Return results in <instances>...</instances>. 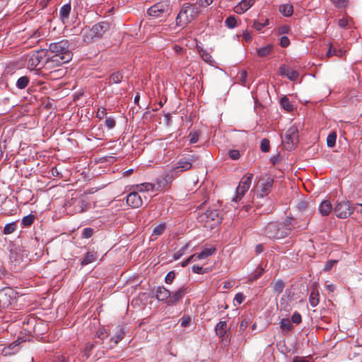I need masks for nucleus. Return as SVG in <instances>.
Segmentation results:
<instances>
[{
  "mask_svg": "<svg viewBox=\"0 0 362 362\" xmlns=\"http://www.w3.org/2000/svg\"><path fill=\"white\" fill-rule=\"evenodd\" d=\"M48 52L54 54L53 56L47 59L45 63V69H48L70 62L73 57V54L69 49L67 40H61L50 43Z\"/></svg>",
  "mask_w": 362,
  "mask_h": 362,
  "instance_id": "f257e3e1",
  "label": "nucleus"
},
{
  "mask_svg": "<svg viewBox=\"0 0 362 362\" xmlns=\"http://www.w3.org/2000/svg\"><path fill=\"white\" fill-rule=\"evenodd\" d=\"M195 158H197V157L195 156H190L188 158H182L180 159L173 166L170 171L159 181V187H160L161 184L164 186L168 183L171 182L174 177L180 173L189 170L192 168V162L194 161Z\"/></svg>",
  "mask_w": 362,
  "mask_h": 362,
  "instance_id": "f03ea898",
  "label": "nucleus"
},
{
  "mask_svg": "<svg viewBox=\"0 0 362 362\" xmlns=\"http://www.w3.org/2000/svg\"><path fill=\"white\" fill-rule=\"evenodd\" d=\"M200 13L201 10L197 4H184L176 17V24L185 27L194 21Z\"/></svg>",
  "mask_w": 362,
  "mask_h": 362,
  "instance_id": "7ed1b4c3",
  "label": "nucleus"
},
{
  "mask_svg": "<svg viewBox=\"0 0 362 362\" xmlns=\"http://www.w3.org/2000/svg\"><path fill=\"white\" fill-rule=\"evenodd\" d=\"M253 175L252 173L245 175L240 180L238 186L236 188V195L233 199V202H238L245 195V192L250 189Z\"/></svg>",
  "mask_w": 362,
  "mask_h": 362,
  "instance_id": "20e7f679",
  "label": "nucleus"
},
{
  "mask_svg": "<svg viewBox=\"0 0 362 362\" xmlns=\"http://www.w3.org/2000/svg\"><path fill=\"white\" fill-rule=\"evenodd\" d=\"M264 233L269 238L281 239L286 237V233L283 231L281 224L277 222L269 223L265 226Z\"/></svg>",
  "mask_w": 362,
  "mask_h": 362,
  "instance_id": "39448f33",
  "label": "nucleus"
},
{
  "mask_svg": "<svg viewBox=\"0 0 362 362\" xmlns=\"http://www.w3.org/2000/svg\"><path fill=\"white\" fill-rule=\"evenodd\" d=\"M16 293L10 287L0 290V308L8 307L16 299Z\"/></svg>",
  "mask_w": 362,
  "mask_h": 362,
  "instance_id": "423d86ee",
  "label": "nucleus"
},
{
  "mask_svg": "<svg viewBox=\"0 0 362 362\" xmlns=\"http://www.w3.org/2000/svg\"><path fill=\"white\" fill-rule=\"evenodd\" d=\"M355 207L353 208L349 202H341L338 203L334 209L335 215L339 218H346L351 216Z\"/></svg>",
  "mask_w": 362,
  "mask_h": 362,
  "instance_id": "0eeeda50",
  "label": "nucleus"
},
{
  "mask_svg": "<svg viewBox=\"0 0 362 362\" xmlns=\"http://www.w3.org/2000/svg\"><path fill=\"white\" fill-rule=\"evenodd\" d=\"M198 221L204 223L205 225L210 222H214L211 226L220 223L221 221L218 217L217 209H208L198 216Z\"/></svg>",
  "mask_w": 362,
  "mask_h": 362,
  "instance_id": "6e6552de",
  "label": "nucleus"
},
{
  "mask_svg": "<svg viewBox=\"0 0 362 362\" xmlns=\"http://www.w3.org/2000/svg\"><path fill=\"white\" fill-rule=\"evenodd\" d=\"M170 9V5L167 1L158 2L148 9V14L151 16L158 18L166 14Z\"/></svg>",
  "mask_w": 362,
  "mask_h": 362,
  "instance_id": "1a4fd4ad",
  "label": "nucleus"
},
{
  "mask_svg": "<svg viewBox=\"0 0 362 362\" xmlns=\"http://www.w3.org/2000/svg\"><path fill=\"white\" fill-rule=\"evenodd\" d=\"M298 140V130L295 126L291 127L286 132L284 142L287 148L292 149Z\"/></svg>",
  "mask_w": 362,
  "mask_h": 362,
  "instance_id": "9d476101",
  "label": "nucleus"
},
{
  "mask_svg": "<svg viewBox=\"0 0 362 362\" xmlns=\"http://www.w3.org/2000/svg\"><path fill=\"white\" fill-rule=\"evenodd\" d=\"M109 25L107 23L102 22L93 25L92 28L89 30V35L91 38L100 37L108 29Z\"/></svg>",
  "mask_w": 362,
  "mask_h": 362,
  "instance_id": "9b49d317",
  "label": "nucleus"
},
{
  "mask_svg": "<svg viewBox=\"0 0 362 362\" xmlns=\"http://www.w3.org/2000/svg\"><path fill=\"white\" fill-rule=\"evenodd\" d=\"M126 202L132 208H139L143 204V199L137 190L129 193L127 197Z\"/></svg>",
  "mask_w": 362,
  "mask_h": 362,
  "instance_id": "f8f14e48",
  "label": "nucleus"
},
{
  "mask_svg": "<svg viewBox=\"0 0 362 362\" xmlns=\"http://www.w3.org/2000/svg\"><path fill=\"white\" fill-rule=\"evenodd\" d=\"M279 72L281 76H284L293 81H296L299 76V74L297 71L292 69L285 64L279 67Z\"/></svg>",
  "mask_w": 362,
  "mask_h": 362,
  "instance_id": "ddd939ff",
  "label": "nucleus"
},
{
  "mask_svg": "<svg viewBox=\"0 0 362 362\" xmlns=\"http://www.w3.org/2000/svg\"><path fill=\"white\" fill-rule=\"evenodd\" d=\"M188 288L186 286L183 285L179 288L175 292L170 296L169 300L168 301V305H173L176 303L177 301L181 300L184 296L187 293Z\"/></svg>",
  "mask_w": 362,
  "mask_h": 362,
  "instance_id": "4468645a",
  "label": "nucleus"
},
{
  "mask_svg": "<svg viewBox=\"0 0 362 362\" xmlns=\"http://www.w3.org/2000/svg\"><path fill=\"white\" fill-rule=\"evenodd\" d=\"M45 56L44 50H38L34 52L29 58L28 64L32 69L36 67Z\"/></svg>",
  "mask_w": 362,
  "mask_h": 362,
  "instance_id": "2eb2a0df",
  "label": "nucleus"
},
{
  "mask_svg": "<svg viewBox=\"0 0 362 362\" xmlns=\"http://www.w3.org/2000/svg\"><path fill=\"white\" fill-rule=\"evenodd\" d=\"M273 183V179L271 177H267L266 181L260 185V189L257 192V196L259 197H264L267 196L270 192Z\"/></svg>",
  "mask_w": 362,
  "mask_h": 362,
  "instance_id": "dca6fc26",
  "label": "nucleus"
},
{
  "mask_svg": "<svg viewBox=\"0 0 362 362\" xmlns=\"http://www.w3.org/2000/svg\"><path fill=\"white\" fill-rule=\"evenodd\" d=\"M255 0H241L233 10L238 14H242L252 6Z\"/></svg>",
  "mask_w": 362,
  "mask_h": 362,
  "instance_id": "f3484780",
  "label": "nucleus"
},
{
  "mask_svg": "<svg viewBox=\"0 0 362 362\" xmlns=\"http://www.w3.org/2000/svg\"><path fill=\"white\" fill-rule=\"evenodd\" d=\"M281 228H283V231L286 233L288 236L293 229L299 228L300 226H296V223H293V218L292 217L287 216L283 223H279Z\"/></svg>",
  "mask_w": 362,
  "mask_h": 362,
  "instance_id": "a211bd4d",
  "label": "nucleus"
},
{
  "mask_svg": "<svg viewBox=\"0 0 362 362\" xmlns=\"http://www.w3.org/2000/svg\"><path fill=\"white\" fill-rule=\"evenodd\" d=\"M156 298L160 301L168 302L170 298V292L163 286H158L156 291Z\"/></svg>",
  "mask_w": 362,
  "mask_h": 362,
  "instance_id": "6ab92c4d",
  "label": "nucleus"
},
{
  "mask_svg": "<svg viewBox=\"0 0 362 362\" xmlns=\"http://www.w3.org/2000/svg\"><path fill=\"white\" fill-rule=\"evenodd\" d=\"M332 209V205L329 200L326 199L322 201L319 206V213L323 216H327L329 214Z\"/></svg>",
  "mask_w": 362,
  "mask_h": 362,
  "instance_id": "aec40b11",
  "label": "nucleus"
},
{
  "mask_svg": "<svg viewBox=\"0 0 362 362\" xmlns=\"http://www.w3.org/2000/svg\"><path fill=\"white\" fill-rule=\"evenodd\" d=\"M273 50V45L267 44L263 47L257 49V55L259 57H265L271 54Z\"/></svg>",
  "mask_w": 362,
  "mask_h": 362,
  "instance_id": "412c9836",
  "label": "nucleus"
},
{
  "mask_svg": "<svg viewBox=\"0 0 362 362\" xmlns=\"http://www.w3.org/2000/svg\"><path fill=\"white\" fill-rule=\"evenodd\" d=\"M97 257H98L97 252L88 251L85 254L84 257L83 258V259L81 262V264L82 266H86L87 264H89L93 262L94 261H95L97 259Z\"/></svg>",
  "mask_w": 362,
  "mask_h": 362,
  "instance_id": "4be33fe9",
  "label": "nucleus"
},
{
  "mask_svg": "<svg viewBox=\"0 0 362 362\" xmlns=\"http://www.w3.org/2000/svg\"><path fill=\"white\" fill-rule=\"evenodd\" d=\"M71 10V7L70 4H64L60 8L59 16L63 23L68 20Z\"/></svg>",
  "mask_w": 362,
  "mask_h": 362,
  "instance_id": "5701e85b",
  "label": "nucleus"
},
{
  "mask_svg": "<svg viewBox=\"0 0 362 362\" xmlns=\"http://www.w3.org/2000/svg\"><path fill=\"white\" fill-rule=\"evenodd\" d=\"M279 12L286 17L291 16L293 13V6L291 4H284L279 6Z\"/></svg>",
  "mask_w": 362,
  "mask_h": 362,
  "instance_id": "b1692460",
  "label": "nucleus"
},
{
  "mask_svg": "<svg viewBox=\"0 0 362 362\" xmlns=\"http://www.w3.org/2000/svg\"><path fill=\"white\" fill-rule=\"evenodd\" d=\"M136 189L139 192H148L156 191L155 185L150 182H144L136 186Z\"/></svg>",
  "mask_w": 362,
  "mask_h": 362,
  "instance_id": "393cba45",
  "label": "nucleus"
},
{
  "mask_svg": "<svg viewBox=\"0 0 362 362\" xmlns=\"http://www.w3.org/2000/svg\"><path fill=\"white\" fill-rule=\"evenodd\" d=\"M227 322L226 321H220L215 327L216 334L219 337H223L226 334Z\"/></svg>",
  "mask_w": 362,
  "mask_h": 362,
  "instance_id": "a878e982",
  "label": "nucleus"
},
{
  "mask_svg": "<svg viewBox=\"0 0 362 362\" xmlns=\"http://www.w3.org/2000/svg\"><path fill=\"white\" fill-rule=\"evenodd\" d=\"M309 301L312 307H315L319 303V292L317 288H313L309 296Z\"/></svg>",
  "mask_w": 362,
  "mask_h": 362,
  "instance_id": "bb28decb",
  "label": "nucleus"
},
{
  "mask_svg": "<svg viewBox=\"0 0 362 362\" xmlns=\"http://www.w3.org/2000/svg\"><path fill=\"white\" fill-rule=\"evenodd\" d=\"M198 51L202 59L209 64L212 65L214 62V60L212 56L203 48L198 47Z\"/></svg>",
  "mask_w": 362,
  "mask_h": 362,
  "instance_id": "cd10ccee",
  "label": "nucleus"
},
{
  "mask_svg": "<svg viewBox=\"0 0 362 362\" xmlns=\"http://www.w3.org/2000/svg\"><path fill=\"white\" fill-rule=\"evenodd\" d=\"M346 54V51L342 49H337L330 46L328 51L326 53L327 57H330L332 56H337L339 57H342Z\"/></svg>",
  "mask_w": 362,
  "mask_h": 362,
  "instance_id": "c85d7f7f",
  "label": "nucleus"
},
{
  "mask_svg": "<svg viewBox=\"0 0 362 362\" xmlns=\"http://www.w3.org/2000/svg\"><path fill=\"white\" fill-rule=\"evenodd\" d=\"M216 252L215 247L204 248L201 252L197 253V259H203L210 257Z\"/></svg>",
  "mask_w": 362,
  "mask_h": 362,
  "instance_id": "c756f323",
  "label": "nucleus"
},
{
  "mask_svg": "<svg viewBox=\"0 0 362 362\" xmlns=\"http://www.w3.org/2000/svg\"><path fill=\"white\" fill-rule=\"evenodd\" d=\"M18 344L19 343L17 341L11 343L8 346L5 347L3 349V354L6 356L15 354L16 352L18 351L17 347Z\"/></svg>",
  "mask_w": 362,
  "mask_h": 362,
  "instance_id": "7c9ffc66",
  "label": "nucleus"
},
{
  "mask_svg": "<svg viewBox=\"0 0 362 362\" xmlns=\"http://www.w3.org/2000/svg\"><path fill=\"white\" fill-rule=\"evenodd\" d=\"M124 329L122 327H117L115 334L112 338V340L114 341V344H117V343H119L124 338Z\"/></svg>",
  "mask_w": 362,
  "mask_h": 362,
  "instance_id": "2f4dec72",
  "label": "nucleus"
},
{
  "mask_svg": "<svg viewBox=\"0 0 362 362\" xmlns=\"http://www.w3.org/2000/svg\"><path fill=\"white\" fill-rule=\"evenodd\" d=\"M285 287V283L282 279H277L274 284L273 291L275 294L279 295L283 292Z\"/></svg>",
  "mask_w": 362,
  "mask_h": 362,
  "instance_id": "473e14b6",
  "label": "nucleus"
},
{
  "mask_svg": "<svg viewBox=\"0 0 362 362\" xmlns=\"http://www.w3.org/2000/svg\"><path fill=\"white\" fill-rule=\"evenodd\" d=\"M280 105L287 112H291L293 110V105L291 104L289 99L286 96H284L281 98Z\"/></svg>",
  "mask_w": 362,
  "mask_h": 362,
  "instance_id": "72a5a7b5",
  "label": "nucleus"
},
{
  "mask_svg": "<svg viewBox=\"0 0 362 362\" xmlns=\"http://www.w3.org/2000/svg\"><path fill=\"white\" fill-rule=\"evenodd\" d=\"M29 83L28 77L24 76L20 77L16 81V87L21 90L24 89Z\"/></svg>",
  "mask_w": 362,
  "mask_h": 362,
  "instance_id": "f704fd0d",
  "label": "nucleus"
},
{
  "mask_svg": "<svg viewBox=\"0 0 362 362\" xmlns=\"http://www.w3.org/2000/svg\"><path fill=\"white\" fill-rule=\"evenodd\" d=\"M17 228L16 223V222H11L9 223H7L4 228V233L6 235L11 234L13 233Z\"/></svg>",
  "mask_w": 362,
  "mask_h": 362,
  "instance_id": "c9c22d12",
  "label": "nucleus"
},
{
  "mask_svg": "<svg viewBox=\"0 0 362 362\" xmlns=\"http://www.w3.org/2000/svg\"><path fill=\"white\" fill-rule=\"evenodd\" d=\"M166 224L165 223H160L156 226L152 233V235L158 236L160 235L165 230Z\"/></svg>",
  "mask_w": 362,
  "mask_h": 362,
  "instance_id": "e433bc0d",
  "label": "nucleus"
},
{
  "mask_svg": "<svg viewBox=\"0 0 362 362\" xmlns=\"http://www.w3.org/2000/svg\"><path fill=\"white\" fill-rule=\"evenodd\" d=\"M122 74L119 71L114 72L110 76V82L112 83H119L122 81Z\"/></svg>",
  "mask_w": 362,
  "mask_h": 362,
  "instance_id": "4c0bfd02",
  "label": "nucleus"
},
{
  "mask_svg": "<svg viewBox=\"0 0 362 362\" xmlns=\"http://www.w3.org/2000/svg\"><path fill=\"white\" fill-rule=\"evenodd\" d=\"M337 134L335 132L330 133L327 137V145L328 147H333L336 144Z\"/></svg>",
  "mask_w": 362,
  "mask_h": 362,
  "instance_id": "58836bf2",
  "label": "nucleus"
},
{
  "mask_svg": "<svg viewBox=\"0 0 362 362\" xmlns=\"http://www.w3.org/2000/svg\"><path fill=\"white\" fill-rule=\"evenodd\" d=\"M280 328L283 331H290L292 329V325L288 319H282L280 322Z\"/></svg>",
  "mask_w": 362,
  "mask_h": 362,
  "instance_id": "ea45409f",
  "label": "nucleus"
},
{
  "mask_svg": "<svg viewBox=\"0 0 362 362\" xmlns=\"http://www.w3.org/2000/svg\"><path fill=\"white\" fill-rule=\"evenodd\" d=\"M34 220L35 216L29 214L23 218L21 223L24 226L27 227L30 226L33 223Z\"/></svg>",
  "mask_w": 362,
  "mask_h": 362,
  "instance_id": "a19ab883",
  "label": "nucleus"
},
{
  "mask_svg": "<svg viewBox=\"0 0 362 362\" xmlns=\"http://www.w3.org/2000/svg\"><path fill=\"white\" fill-rule=\"evenodd\" d=\"M226 25L228 28H234L237 24V20L234 16H229L225 21Z\"/></svg>",
  "mask_w": 362,
  "mask_h": 362,
  "instance_id": "79ce46f5",
  "label": "nucleus"
},
{
  "mask_svg": "<svg viewBox=\"0 0 362 362\" xmlns=\"http://www.w3.org/2000/svg\"><path fill=\"white\" fill-rule=\"evenodd\" d=\"M189 244L187 243L173 255V259L175 260L179 259L184 255L185 250H187Z\"/></svg>",
  "mask_w": 362,
  "mask_h": 362,
  "instance_id": "37998d69",
  "label": "nucleus"
},
{
  "mask_svg": "<svg viewBox=\"0 0 362 362\" xmlns=\"http://www.w3.org/2000/svg\"><path fill=\"white\" fill-rule=\"evenodd\" d=\"M351 20L348 18H343L339 20L338 25L341 28H347L349 27V24Z\"/></svg>",
  "mask_w": 362,
  "mask_h": 362,
  "instance_id": "c03bdc74",
  "label": "nucleus"
},
{
  "mask_svg": "<svg viewBox=\"0 0 362 362\" xmlns=\"http://www.w3.org/2000/svg\"><path fill=\"white\" fill-rule=\"evenodd\" d=\"M331 1L338 8H344L348 5V0H331Z\"/></svg>",
  "mask_w": 362,
  "mask_h": 362,
  "instance_id": "a18cd8bd",
  "label": "nucleus"
},
{
  "mask_svg": "<svg viewBox=\"0 0 362 362\" xmlns=\"http://www.w3.org/2000/svg\"><path fill=\"white\" fill-rule=\"evenodd\" d=\"M260 149L263 152H268L269 151V141L267 139H263L261 141Z\"/></svg>",
  "mask_w": 362,
  "mask_h": 362,
  "instance_id": "49530a36",
  "label": "nucleus"
},
{
  "mask_svg": "<svg viewBox=\"0 0 362 362\" xmlns=\"http://www.w3.org/2000/svg\"><path fill=\"white\" fill-rule=\"evenodd\" d=\"M291 321L294 324H300L302 321L301 315L299 313L295 312L291 316Z\"/></svg>",
  "mask_w": 362,
  "mask_h": 362,
  "instance_id": "de8ad7c7",
  "label": "nucleus"
},
{
  "mask_svg": "<svg viewBox=\"0 0 362 362\" xmlns=\"http://www.w3.org/2000/svg\"><path fill=\"white\" fill-rule=\"evenodd\" d=\"M175 277V272H173V271L169 272L165 278V283L169 284H172Z\"/></svg>",
  "mask_w": 362,
  "mask_h": 362,
  "instance_id": "09e8293b",
  "label": "nucleus"
},
{
  "mask_svg": "<svg viewBox=\"0 0 362 362\" xmlns=\"http://www.w3.org/2000/svg\"><path fill=\"white\" fill-rule=\"evenodd\" d=\"M93 234V229L91 228H85L82 233V237L84 238H90Z\"/></svg>",
  "mask_w": 362,
  "mask_h": 362,
  "instance_id": "8fccbe9b",
  "label": "nucleus"
},
{
  "mask_svg": "<svg viewBox=\"0 0 362 362\" xmlns=\"http://www.w3.org/2000/svg\"><path fill=\"white\" fill-rule=\"evenodd\" d=\"M105 126L109 129H112L115 127V121L112 117H107L105 119Z\"/></svg>",
  "mask_w": 362,
  "mask_h": 362,
  "instance_id": "3c124183",
  "label": "nucleus"
},
{
  "mask_svg": "<svg viewBox=\"0 0 362 362\" xmlns=\"http://www.w3.org/2000/svg\"><path fill=\"white\" fill-rule=\"evenodd\" d=\"M228 155L232 160H238L240 156L239 151L235 149L230 150Z\"/></svg>",
  "mask_w": 362,
  "mask_h": 362,
  "instance_id": "603ef678",
  "label": "nucleus"
},
{
  "mask_svg": "<svg viewBox=\"0 0 362 362\" xmlns=\"http://www.w3.org/2000/svg\"><path fill=\"white\" fill-rule=\"evenodd\" d=\"M189 143L190 144H195L198 141L199 139V134L197 132H191L189 135Z\"/></svg>",
  "mask_w": 362,
  "mask_h": 362,
  "instance_id": "864d4df0",
  "label": "nucleus"
},
{
  "mask_svg": "<svg viewBox=\"0 0 362 362\" xmlns=\"http://www.w3.org/2000/svg\"><path fill=\"white\" fill-rule=\"evenodd\" d=\"M212 2L213 0H198L197 4L199 6V8H200V6L207 7L211 4H212Z\"/></svg>",
  "mask_w": 362,
  "mask_h": 362,
  "instance_id": "5fc2aeb1",
  "label": "nucleus"
},
{
  "mask_svg": "<svg viewBox=\"0 0 362 362\" xmlns=\"http://www.w3.org/2000/svg\"><path fill=\"white\" fill-rule=\"evenodd\" d=\"M105 115H106V108H105L103 107H100L98 110L96 117L98 119H101L105 116Z\"/></svg>",
  "mask_w": 362,
  "mask_h": 362,
  "instance_id": "6e6d98bb",
  "label": "nucleus"
},
{
  "mask_svg": "<svg viewBox=\"0 0 362 362\" xmlns=\"http://www.w3.org/2000/svg\"><path fill=\"white\" fill-rule=\"evenodd\" d=\"M290 41L286 36H282L280 39V45L282 47H286L289 45Z\"/></svg>",
  "mask_w": 362,
  "mask_h": 362,
  "instance_id": "4d7b16f0",
  "label": "nucleus"
},
{
  "mask_svg": "<svg viewBox=\"0 0 362 362\" xmlns=\"http://www.w3.org/2000/svg\"><path fill=\"white\" fill-rule=\"evenodd\" d=\"M308 207V203L305 201H300L297 204V208L300 211H304Z\"/></svg>",
  "mask_w": 362,
  "mask_h": 362,
  "instance_id": "13d9d810",
  "label": "nucleus"
},
{
  "mask_svg": "<svg viewBox=\"0 0 362 362\" xmlns=\"http://www.w3.org/2000/svg\"><path fill=\"white\" fill-rule=\"evenodd\" d=\"M234 300L238 303V304H241L244 300H245V296L242 293H238L235 296V298H234Z\"/></svg>",
  "mask_w": 362,
  "mask_h": 362,
  "instance_id": "bf43d9fd",
  "label": "nucleus"
},
{
  "mask_svg": "<svg viewBox=\"0 0 362 362\" xmlns=\"http://www.w3.org/2000/svg\"><path fill=\"white\" fill-rule=\"evenodd\" d=\"M249 322H250V320H247V319H243L241 322H240V329L242 330V331H244L245 329H246V328L247 327L248 325H249Z\"/></svg>",
  "mask_w": 362,
  "mask_h": 362,
  "instance_id": "052dcab7",
  "label": "nucleus"
},
{
  "mask_svg": "<svg viewBox=\"0 0 362 362\" xmlns=\"http://www.w3.org/2000/svg\"><path fill=\"white\" fill-rule=\"evenodd\" d=\"M192 270L195 274H203V273H204L203 267H200V266H198V265H194L192 267Z\"/></svg>",
  "mask_w": 362,
  "mask_h": 362,
  "instance_id": "680f3d73",
  "label": "nucleus"
},
{
  "mask_svg": "<svg viewBox=\"0 0 362 362\" xmlns=\"http://www.w3.org/2000/svg\"><path fill=\"white\" fill-rule=\"evenodd\" d=\"M252 27L257 30L260 31L264 27H265V24H262L257 21H254Z\"/></svg>",
  "mask_w": 362,
  "mask_h": 362,
  "instance_id": "e2e57ef3",
  "label": "nucleus"
},
{
  "mask_svg": "<svg viewBox=\"0 0 362 362\" xmlns=\"http://www.w3.org/2000/svg\"><path fill=\"white\" fill-rule=\"evenodd\" d=\"M191 322V318L189 317H184L182 319L181 326L182 327H187L189 325Z\"/></svg>",
  "mask_w": 362,
  "mask_h": 362,
  "instance_id": "0e129e2a",
  "label": "nucleus"
},
{
  "mask_svg": "<svg viewBox=\"0 0 362 362\" xmlns=\"http://www.w3.org/2000/svg\"><path fill=\"white\" fill-rule=\"evenodd\" d=\"M337 262V261L335 260H331V261H329L326 263V264L325 265V267H324V270L325 271H329L330 270L334 264Z\"/></svg>",
  "mask_w": 362,
  "mask_h": 362,
  "instance_id": "69168bd1",
  "label": "nucleus"
},
{
  "mask_svg": "<svg viewBox=\"0 0 362 362\" xmlns=\"http://www.w3.org/2000/svg\"><path fill=\"white\" fill-rule=\"evenodd\" d=\"M292 362H310L307 359L306 357L303 356H295Z\"/></svg>",
  "mask_w": 362,
  "mask_h": 362,
  "instance_id": "338daca9",
  "label": "nucleus"
},
{
  "mask_svg": "<svg viewBox=\"0 0 362 362\" xmlns=\"http://www.w3.org/2000/svg\"><path fill=\"white\" fill-rule=\"evenodd\" d=\"M77 206L78 207V209L77 210L78 212H83L84 211V209L86 207L85 202L81 200L79 201L78 203Z\"/></svg>",
  "mask_w": 362,
  "mask_h": 362,
  "instance_id": "774afa93",
  "label": "nucleus"
}]
</instances>
